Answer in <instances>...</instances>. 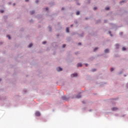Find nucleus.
<instances>
[{
  "label": "nucleus",
  "mask_w": 128,
  "mask_h": 128,
  "mask_svg": "<svg viewBox=\"0 0 128 128\" xmlns=\"http://www.w3.org/2000/svg\"><path fill=\"white\" fill-rule=\"evenodd\" d=\"M62 98L63 100H68V99L66 98V97L65 96H62Z\"/></svg>",
  "instance_id": "39448f33"
},
{
  "label": "nucleus",
  "mask_w": 128,
  "mask_h": 128,
  "mask_svg": "<svg viewBox=\"0 0 128 128\" xmlns=\"http://www.w3.org/2000/svg\"><path fill=\"white\" fill-rule=\"evenodd\" d=\"M7 38H9V40H10V35H8Z\"/></svg>",
  "instance_id": "2eb2a0df"
},
{
  "label": "nucleus",
  "mask_w": 128,
  "mask_h": 128,
  "mask_svg": "<svg viewBox=\"0 0 128 128\" xmlns=\"http://www.w3.org/2000/svg\"><path fill=\"white\" fill-rule=\"evenodd\" d=\"M98 50V48H96L94 49V52H96V50Z\"/></svg>",
  "instance_id": "f3484780"
},
{
  "label": "nucleus",
  "mask_w": 128,
  "mask_h": 128,
  "mask_svg": "<svg viewBox=\"0 0 128 128\" xmlns=\"http://www.w3.org/2000/svg\"><path fill=\"white\" fill-rule=\"evenodd\" d=\"M66 44H64L62 45V48H66Z\"/></svg>",
  "instance_id": "aec40b11"
},
{
  "label": "nucleus",
  "mask_w": 128,
  "mask_h": 128,
  "mask_svg": "<svg viewBox=\"0 0 128 128\" xmlns=\"http://www.w3.org/2000/svg\"><path fill=\"white\" fill-rule=\"evenodd\" d=\"M13 5H14V6H16V4H14Z\"/></svg>",
  "instance_id": "c9c22d12"
},
{
  "label": "nucleus",
  "mask_w": 128,
  "mask_h": 128,
  "mask_svg": "<svg viewBox=\"0 0 128 128\" xmlns=\"http://www.w3.org/2000/svg\"><path fill=\"white\" fill-rule=\"evenodd\" d=\"M78 44V46H80V45L82 44V43L79 42V43Z\"/></svg>",
  "instance_id": "a878e982"
},
{
  "label": "nucleus",
  "mask_w": 128,
  "mask_h": 128,
  "mask_svg": "<svg viewBox=\"0 0 128 128\" xmlns=\"http://www.w3.org/2000/svg\"><path fill=\"white\" fill-rule=\"evenodd\" d=\"M25 1L26 2H28V0H25Z\"/></svg>",
  "instance_id": "2f4dec72"
},
{
  "label": "nucleus",
  "mask_w": 128,
  "mask_h": 128,
  "mask_svg": "<svg viewBox=\"0 0 128 128\" xmlns=\"http://www.w3.org/2000/svg\"><path fill=\"white\" fill-rule=\"evenodd\" d=\"M2 81V79H0V82H1Z\"/></svg>",
  "instance_id": "e433bc0d"
},
{
  "label": "nucleus",
  "mask_w": 128,
  "mask_h": 128,
  "mask_svg": "<svg viewBox=\"0 0 128 128\" xmlns=\"http://www.w3.org/2000/svg\"><path fill=\"white\" fill-rule=\"evenodd\" d=\"M0 12H1V14H2V12H4V10H0Z\"/></svg>",
  "instance_id": "412c9836"
},
{
  "label": "nucleus",
  "mask_w": 128,
  "mask_h": 128,
  "mask_svg": "<svg viewBox=\"0 0 128 128\" xmlns=\"http://www.w3.org/2000/svg\"><path fill=\"white\" fill-rule=\"evenodd\" d=\"M122 50H126V48L123 47V48H122Z\"/></svg>",
  "instance_id": "6ab92c4d"
},
{
  "label": "nucleus",
  "mask_w": 128,
  "mask_h": 128,
  "mask_svg": "<svg viewBox=\"0 0 128 128\" xmlns=\"http://www.w3.org/2000/svg\"><path fill=\"white\" fill-rule=\"evenodd\" d=\"M105 10H110V8L106 7V8H105Z\"/></svg>",
  "instance_id": "ddd939ff"
},
{
  "label": "nucleus",
  "mask_w": 128,
  "mask_h": 128,
  "mask_svg": "<svg viewBox=\"0 0 128 128\" xmlns=\"http://www.w3.org/2000/svg\"><path fill=\"white\" fill-rule=\"evenodd\" d=\"M79 66H82V64L80 63H78V68H79Z\"/></svg>",
  "instance_id": "423d86ee"
},
{
  "label": "nucleus",
  "mask_w": 128,
  "mask_h": 128,
  "mask_svg": "<svg viewBox=\"0 0 128 128\" xmlns=\"http://www.w3.org/2000/svg\"><path fill=\"white\" fill-rule=\"evenodd\" d=\"M34 11H31L30 12V14H34Z\"/></svg>",
  "instance_id": "f8f14e48"
},
{
  "label": "nucleus",
  "mask_w": 128,
  "mask_h": 128,
  "mask_svg": "<svg viewBox=\"0 0 128 128\" xmlns=\"http://www.w3.org/2000/svg\"><path fill=\"white\" fill-rule=\"evenodd\" d=\"M35 114L36 116H40V112H37L35 113Z\"/></svg>",
  "instance_id": "7ed1b4c3"
},
{
  "label": "nucleus",
  "mask_w": 128,
  "mask_h": 128,
  "mask_svg": "<svg viewBox=\"0 0 128 128\" xmlns=\"http://www.w3.org/2000/svg\"><path fill=\"white\" fill-rule=\"evenodd\" d=\"M118 110V108L116 107H114V108H112V110L116 111V110Z\"/></svg>",
  "instance_id": "20e7f679"
},
{
  "label": "nucleus",
  "mask_w": 128,
  "mask_h": 128,
  "mask_svg": "<svg viewBox=\"0 0 128 128\" xmlns=\"http://www.w3.org/2000/svg\"><path fill=\"white\" fill-rule=\"evenodd\" d=\"M92 72H96V69L93 70Z\"/></svg>",
  "instance_id": "7c9ffc66"
},
{
  "label": "nucleus",
  "mask_w": 128,
  "mask_h": 128,
  "mask_svg": "<svg viewBox=\"0 0 128 128\" xmlns=\"http://www.w3.org/2000/svg\"><path fill=\"white\" fill-rule=\"evenodd\" d=\"M72 78H76V76H78V74L74 73V74H71Z\"/></svg>",
  "instance_id": "f257e3e1"
},
{
  "label": "nucleus",
  "mask_w": 128,
  "mask_h": 128,
  "mask_svg": "<svg viewBox=\"0 0 128 128\" xmlns=\"http://www.w3.org/2000/svg\"><path fill=\"white\" fill-rule=\"evenodd\" d=\"M36 4H38V0H36Z\"/></svg>",
  "instance_id": "b1692460"
},
{
  "label": "nucleus",
  "mask_w": 128,
  "mask_h": 128,
  "mask_svg": "<svg viewBox=\"0 0 128 128\" xmlns=\"http://www.w3.org/2000/svg\"><path fill=\"white\" fill-rule=\"evenodd\" d=\"M49 30H52V28L50 27H49Z\"/></svg>",
  "instance_id": "c85d7f7f"
},
{
  "label": "nucleus",
  "mask_w": 128,
  "mask_h": 128,
  "mask_svg": "<svg viewBox=\"0 0 128 128\" xmlns=\"http://www.w3.org/2000/svg\"><path fill=\"white\" fill-rule=\"evenodd\" d=\"M114 70V68H110V72H112Z\"/></svg>",
  "instance_id": "4be33fe9"
},
{
  "label": "nucleus",
  "mask_w": 128,
  "mask_h": 128,
  "mask_svg": "<svg viewBox=\"0 0 128 128\" xmlns=\"http://www.w3.org/2000/svg\"><path fill=\"white\" fill-rule=\"evenodd\" d=\"M32 44H30L28 45V48H32Z\"/></svg>",
  "instance_id": "9b49d317"
},
{
  "label": "nucleus",
  "mask_w": 128,
  "mask_h": 128,
  "mask_svg": "<svg viewBox=\"0 0 128 128\" xmlns=\"http://www.w3.org/2000/svg\"><path fill=\"white\" fill-rule=\"evenodd\" d=\"M62 10H64V8H62Z\"/></svg>",
  "instance_id": "f704fd0d"
},
{
  "label": "nucleus",
  "mask_w": 128,
  "mask_h": 128,
  "mask_svg": "<svg viewBox=\"0 0 128 128\" xmlns=\"http://www.w3.org/2000/svg\"><path fill=\"white\" fill-rule=\"evenodd\" d=\"M120 34L122 36V32H120Z\"/></svg>",
  "instance_id": "c756f323"
},
{
  "label": "nucleus",
  "mask_w": 128,
  "mask_h": 128,
  "mask_svg": "<svg viewBox=\"0 0 128 128\" xmlns=\"http://www.w3.org/2000/svg\"><path fill=\"white\" fill-rule=\"evenodd\" d=\"M56 70H58V72H62V68L60 67H58L56 68Z\"/></svg>",
  "instance_id": "f03ea898"
},
{
  "label": "nucleus",
  "mask_w": 128,
  "mask_h": 128,
  "mask_svg": "<svg viewBox=\"0 0 128 128\" xmlns=\"http://www.w3.org/2000/svg\"><path fill=\"white\" fill-rule=\"evenodd\" d=\"M46 10H48V8H46Z\"/></svg>",
  "instance_id": "cd10ccee"
},
{
  "label": "nucleus",
  "mask_w": 128,
  "mask_h": 128,
  "mask_svg": "<svg viewBox=\"0 0 128 128\" xmlns=\"http://www.w3.org/2000/svg\"><path fill=\"white\" fill-rule=\"evenodd\" d=\"M122 2H124V3L126 2V0H123L121 1V2H120V4H122Z\"/></svg>",
  "instance_id": "1a4fd4ad"
},
{
  "label": "nucleus",
  "mask_w": 128,
  "mask_h": 128,
  "mask_svg": "<svg viewBox=\"0 0 128 128\" xmlns=\"http://www.w3.org/2000/svg\"><path fill=\"white\" fill-rule=\"evenodd\" d=\"M109 34H110V35L111 36H112V35L110 32H109Z\"/></svg>",
  "instance_id": "393cba45"
},
{
  "label": "nucleus",
  "mask_w": 128,
  "mask_h": 128,
  "mask_svg": "<svg viewBox=\"0 0 128 128\" xmlns=\"http://www.w3.org/2000/svg\"><path fill=\"white\" fill-rule=\"evenodd\" d=\"M46 44V41H44L42 42V44Z\"/></svg>",
  "instance_id": "dca6fc26"
},
{
  "label": "nucleus",
  "mask_w": 128,
  "mask_h": 128,
  "mask_svg": "<svg viewBox=\"0 0 128 128\" xmlns=\"http://www.w3.org/2000/svg\"><path fill=\"white\" fill-rule=\"evenodd\" d=\"M72 26H73V25L72 24V25L70 26V27H71V28H72Z\"/></svg>",
  "instance_id": "72a5a7b5"
},
{
  "label": "nucleus",
  "mask_w": 128,
  "mask_h": 128,
  "mask_svg": "<svg viewBox=\"0 0 128 128\" xmlns=\"http://www.w3.org/2000/svg\"><path fill=\"white\" fill-rule=\"evenodd\" d=\"M104 52H106V54H107L108 52V49L105 50Z\"/></svg>",
  "instance_id": "9d476101"
},
{
  "label": "nucleus",
  "mask_w": 128,
  "mask_h": 128,
  "mask_svg": "<svg viewBox=\"0 0 128 128\" xmlns=\"http://www.w3.org/2000/svg\"><path fill=\"white\" fill-rule=\"evenodd\" d=\"M116 48H118V44H116Z\"/></svg>",
  "instance_id": "a211bd4d"
},
{
  "label": "nucleus",
  "mask_w": 128,
  "mask_h": 128,
  "mask_svg": "<svg viewBox=\"0 0 128 128\" xmlns=\"http://www.w3.org/2000/svg\"><path fill=\"white\" fill-rule=\"evenodd\" d=\"M82 97V96H80V94H78L76 96V98H81Z\"/></svg>",
  "instance_id": "6e6552de"
},
{
  "label": "nucleus",
  "mask_w": 128,
  "mask_h": 128,
  "mask_svg": "<svg viewBox=\"0 0 128 128\" xmlns=\"http://www.w3.org/2000/svg\"><path fill=\"white\" fill-rule=\"evenodd\" d=\"M126 86L127 88H128V83L126 84Z\"/></svg>",
  "instance_id": "bb28decb"
},
{
  "label": "nucleus",
  "mask_w": 128,
  "mask_h": 128,
  "mask_svg": "<svg viewBox=\"0 0 128 128\" xmlns=\"http://www.w3.org/2000/svg\"><path fill=\"white\" fill-rule=\"evenodd\" d=\"M66 32H70V28H66Z\"/></svg>",
  "instance_id": "0eeeda50"
},
{
  "label": "nucleus",
  "mask_w": 128,
  "mask_h": 128,
  "mask_svg": "<svg viewBox=\"0 0 128 128\" xmlns=\"http://www.w3.org/2000/svg\"><path fill=\"white\" fill-rule=\"evenodd\" d=\"M76 16H78L80 14V12L78 11L76 12Z\"/></svg>",
  "instance_id": "4468645a"
},
{
  "label": "nucleus",
  "mask_w": 128,
  "mask_h": 128,
  "mask_svg": "<svg viewBox=\"0 0 128 128\" xmlns=\"http://www.w3.org/2000/svg\"><path fill=\"white\" fill-rule=\"evenodd\" d=\"M98 8H96V7H94V10H96Z\"/></svg>",
  "instance_id": "5701e85b"
},
{
  "label": "nucleus",
  "mask_w": 128,
  "mask_h": 128,
  "mask_svg": "<svg viewBox=\"0 0 128 128\" xmlns=\"http://www.w3.org/2000/svg\"><path fill=\"white\" fill-rule=\"evenodd\" d=\"M85 66H88V64H85Z\"/></svg>",
  "instance_id": "473e14b6"
}]
</instances>
